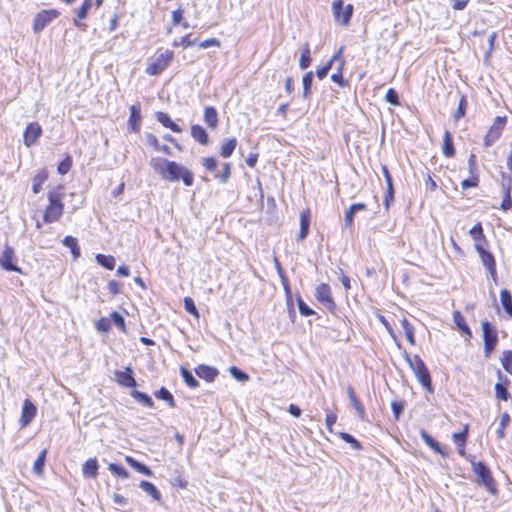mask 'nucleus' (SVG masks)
<instances>
[{"label": "nucleus", "instance_id": "4d7b16f0", "mask_svg": "<svg viewBox=\"0 0 512 512\" xmlns=\"http://www.w3.org/2000/svg\"><path fill=\"white\" fill-rule=\"evenodd\" d=\"M344 61L342 60L341 65L337 72L333 73L331 75V80L335 83H337L340 87H346L348 85V81L344 79L343 77V67H344Z\"/></svg>", "mask_w": 512, "mask_h": 512}, {"label": "nucleus", "instance_id": "f03ea898", "mask_svg": "<svg viewBox=\"0 0 512 512\" xmlns=\"http://www.w3.org/2000/svg\"><path fill=\"white\" fill-rule=\"evenodd\" d=\"M469 235L474 241V247L478 256L489 273L491 279L497 283L498 273L495 256L489 251V241L484 234V229L481 222H477L470 230Z\"/></svg>", "mask_w": 512, "mask_h": 512}, {"label": "nucleus", "instance_id": "de8ad7c7", "mask_svg": "<svg viewBox=\"0 0 512 512\" xmlns=\"http://www.w3.org/2000/svg\"><path fill=\"white\" fill-rule=\"evenodd\" d=\"M312 59H311V52H310V46L308 43H306L303 46L300 60H299V66L301 69H306L311 65Z\"/></svg>", "mask_w": 512, "mask_h": 512}, {"label": "nucleus", "instance_id": "9b49d317", "mask_svg": "<svg viewBox=\"0 0 512 512\" xmlns=\"http://www.w3.org/2000/svg\"><path fill=\"white\" fill-rule=\"evenodd\" d=\"M315 297L317 301L322 304L329 312H336L337 305L333 298L331 288L327 283H321L316 287Z\"/></svg>", "mask_w": 512, "mask_h": 512}, {"label": "nucleus", "instance_id": "052dcab7", "mask_svg": "<svg viewBox=\"0 0 512 512\" xmlns=\"http://www.w3.org/2000/svg\"><path fill=\"white\" fill-rule=\"evenodd\" d=\"M183 302L186 312H188L189 314L193 315L196 319H198L199 312L195 306L194 300L191 297L187 296L184 298Z\"/></svg>", "mask_w": 512, "mask_h": 512}, {"label": "nucleus", "instance_id": "9d476101", "mask_svg": "<svg viewBox=\"0 0 512 512\" xmlns=\"http://www.w3.org/2000/svg\"><path fill=\"white\" fill-rule=\"evenodd\" d=\"M60 16V11L57 9H44L39 11L34 19L32 28L34 33L38 34L44 30L53 20Z\"/></svg>", "mask_w": 512, "mask_h": 512}, {"label": "nucleus", "instance_id": "b1692460", "mask_svg": "<svg viewBox=\"0 0 512 512\" xmlns=\"http://www.w3.org/2000/svg\"><path fill=\"white\" fill-rule=\"evenodd\" d=\"M499 379L502 382H498L495 384V397L501 401H508L510 398V393L508 392L507 386L510 384V381L506 377H502L501 372H498Z\"/></svg>", "mask_w": 512, "mask_h": 512}, {"label": "nucleus", "instance_id": "ddd939ff", "mask_svg": "<svg viewBox=\"0 0 512 512\" xmlns=\"http://www.w3.org/2000/svg\"><path fill=\"white\" fill-rule=\"evenodd\" d=\"M144 142L146 147L154 153H162L165 156H173V151L170 146L167 144H163L160 142V139L157 135L151 132H146L144 134Z\"/></svg>", "mask_w": 512, "mask_h": 512}, {"label": "nucleus", "instance_id": "c9c22d12", "mask_svg": "<svg viewBox=\"0 0 512 512\" xmlns=\"http://www.w3.org/2000/svg\"><path fill=\"white\" fill-rule=\"evenodd\" d=\"M125 462L130 466L132 467L133 469H135L137 472L145 475V476H148V477H151L153 475V472L152 470L146 466L145 464L137 461L136 459H134L133 457L131 456H125Z\"/></svg>", "mask_w": 512, "mask_h": 512}, {"label": "nucleus", "instance_id": "0eeeda50", "mask_svg": "<svg viewBox=\"0 0 512 512\" xmlns=\"http://www.w3.org/2000/svg\"><path fill=\"white\" fill-rule=\"evenodd\" d=\"M508 123V117L506 115L496 116L492 124L487 129L483 136V147L489 148L493 146L502 136Z\"/></svg>", "mask_w": 512, "mask_h": 512}, {"label": "nucleus", "instance_id": "864d4df0", "mask_svg": "<svg viewBox=\"0 0 512 512\" xmlns=\"http://www.w3.org/2000/svg\"><path fill=\"white\" fill-rule=\"evenodd\" d=\"M500 361L504 370L512 375V350H504Z\"/></svg>", "mask_w": 512, "mask_h": 512}, {"label": "nucleus", "instance_id": "6e6d98bb", "mask_svg": "<svg viewBox=\"0 0 512 512\" xmlns=\"http://www.w3.org/2000/svg\"><path fill=\"white\" fill-rule=\"evenodd\" d=\"M108 469L113 475L119 478L126 479L129 477L128 471L120 464L110 463Z\"/></svg>", "mask_w": 512, "mask_h": 512}, {"label": "nucleus", "instance_id": "c85d7f7f", "mask_svg": "<svg viewBox=\"0 0 512 512\" xmlns=\"http://www.w3.org/2000/svg\"><path fill=\"white\" fill-rule=\"evenodd\" d=\"M421 438L434 452L440 454L442 457H448V453L441 446L439 442H437L432 436H430L426 431H421Z\"/></svg>", "mask_w": 512, "mask_h": 512}, {"label": "nucleus", "instance_id": "412c9836", "mask_svg": "<svg viewBox=\"0 0 512 512\" xmlns=\"http://www.w3.org/2000/svg\"><path fill=\"white\" fill-rule=\"evenodd\" d=\"M367 210V205L365 203L359 202L354 203L349 206V208L344 213V224L348 229H352L354 226V217L355 214L359 211Z\"/></svg>", "mask_w": 512, "mask_h": 512}, {"label": "nucleus", "instance_id": "f3484780", "mask_svg": "<svg viewBox=\"0 0 512 512\" xmlns=\"http://www.w3.org/2000/svg\"><path fill=\"white\" fill-rule=\"evenodd\" d=\"M115 380L121 387L135 388L137 386L133 369L130 366L125 367L124 370L115 371Z\"/></svg>", "mask_w": 512, "mask_h": 512}, {"label": "nucleus", "instance_id": "c03bdc74", "mask_svg": "<svg viewBox=\"0 0 512 512\" xmlns=\"http://www.w3.org/2000/svg\"><path fill=\"white\" fill-rule=\"evenodd\" d=\"M180 374L182 376L183 381L189 388H198L199 382L198 380L192 375V373L186 369L185 367L180 368Z\"/></svg>", "mask_w": 512, "mask_h": 512}, {"label": "nucleus", "instance_id": "37998d69", "mask_svg": "<svg viewBox=\"0 0 512 512\" xmlns=\"http://www.w3.org/2000/svg\"><path fill=\"white\" fill-rule=\"evenodd\" d=\"M469 178H466L461 181V188L463 190H467L470 188H477L480 184V174L479 172L469 173Z\"/></svg>", "mask_w": 512, "mask_h": 512}, {"label": "nucleus", "instance_id": "09e8293b", "mask_svg": "<svg viewBox=\"0 0 512 512\" xmlns=\"http://www.w3.org/2000/svg\"><path fill=\"white\" fill-rule=\"evenodd\" d=\"M407 402L404 399L394 400L391 402V409L395 421H398L404 412Z\"/></svg>", "mask_w": 512, "mask_h": 512}, {"label": "nucleus", "instance_id": "5701e85b", "mask_svg": "<svg viewBox=\"0 0 512 512\" xmlns=\"http://www.w3.org/2000/svg\"><path fill=\"white\" fill-rule=\"evenodd\" d=\"M196 375L204 381L211 383L219 374V371L212 366L200 364L195 368Z\"/></svg>", "mask_w": 512, "mask_h": 512}, {"label": "nucleus", "instance_id": "49530a36", "mask_svg": "<svg viewBox=\"0 0 512 512\" xmlns=\"http://www.w3.org/2000/svg\"><path fill=\"white\" fill-rule=\"evenodd\" d=\"M47 450L44 449L40 452L33 465V471L38 476L43 475L45 462H46Z\"/></svg>", "mask_w": 512, "mask_h": 512}, {"label": "nucleus", "instance_id": "1a4fd4ad", "mask_svg": "<svg viewBox=\"0 0 512 512\" xmlns=\"http://www.w3.org/2000/svg\"><path fill=\"white\" fill-rule=\"evenodd\" d=\"M354 7L352 4L344 5V0H334L332 2V13L336 23L347 27L353 16Z\"/></svg>", "mask_w": 512, "mask_h": 512}, {"label": "nucleus", "instance_id": "f704fd0d", "mask_svg": "<svg viewBox=\"0 0 512 512\" xmlns=\"http://www.w3.org/2000/svg\"><path fill=\"white\" fill-rule=\"evenodd\" d=\"M399 321L404 330V334H405L407 342L411 346H414L416 344V338H415V330H414L413 325L409 322V320L405 316H402V318Z\"/></svg>", "mask_w": 512, "mask_h": 512}, {"label": "nucleus", "instance_id": "20e7f679", "mask_svg": "<svg viewBox=\"0 0 512 512\" xmlns=\"http://www.w3.org/2000/svg\"><path fill=\"white\" fill-rule=\"evenodd\" d=\"M64 194L58 190H50L47 193L48 204L43 212V223L50 224L61 219L64 213Z\"/></svg>", "mask_w": 512, "mask_h": 512}, {"label": "nucleus", "instance_id": "e433bc0d", "mask_svg": "<svg viewBox=\"0 0 512 512\" xmlns=\"http://www.w3.org/2000/svg\"><path fill=\"white\" fill-rule=\"evenodd\" d=\"M237 144H238V142L235 137L225 139L220 146V151H219L220 155L223 158H229L233 154L235 148L237 147Z\"/></svg>", "mask_w": 512, "mask_h": 512}, {"label": "nucleus", "instance_id": "4c0bfd02", "mask_svg": "<svg viewBox=\"0 0 512 512\" xmlns=\"http://www.w3.org/2000/svg\"><path fill=\"white\" fill-rule=\"evenodd\" d=\"M511 417L508 412L502 413L500 417L499 426L496 430V436L499 440H502L506 436V429L510 425Z\"/></svg>", "mask_w": 512, "mask_h": 512}, {"label": "nucleus", "instance_id": "f8f14e48", "mask_svg": "<svg viewBox=\"0 0 512 512\" xmlns=\"http://www.w3.org/2000/svg\"><path fill=\"white\" fill-rule=\"evenodd\" d=\"M16 259L14 248L6 244L0 255V267L5 271L22 274V269L15 264Z\"/></svg>", "mask_w": 512, "mask_h": 512}, {"label": "nucleus", "instance_id": "0e129e2a", "mask_svg": "<svg viewBox=\"0 0 512 512\" xmlns=\"http://www.w3.org/2000/svg\"><path fill=\"white\" fill-rule=\"evenodd\" d=\"M231 176V164L229 162L223 164V169L220 174H215V178L221 183H227Z\"/></svg>", "mask_w": 512, "mask_h": 512}, {"label": "nucleus", "instance_id": "2eb2a0df", "mask_svg": "<svg viewBox=\"0 0 512 512\" xmlns=\"http://www.w3.org/2000/svg\"><path fill=\"white\" fill-rule=\"evenodd\" d=\"M500 186L503 192V199L500 204V209L504 212H507L512 209V176L506 173H502Z\"/></svg>", "mask_w": 512, "mask_h": 512}, {"label": "nucleus", "instance_id": "6e6552de", "mask_svg": "<svg viewBox=\"0 0 512 512\" xmlns=\"http://www.w3.org/2000/svg\"><path fill=\"white\" fill-rule=\"evenodd\" d=\"M482 337L484 343V355L489 358L498 344L496 328L488 321H482Z\"/></svg>", "mask_w": 512, "mask_h": 512}, {"label": "nucleus", "instance_id": "cd10ccee", "mask_svg": "<svg viewBox=\"0 0 512 512\" xmlns=\"http://www.w3.org/2000/svg\"><path fill=\"white\" fill-rule=\"evenodd\" d=\"M99 464L95 457L87 459L82 465V474L85 478L96 479Z\"/></svg>", "mask_w": 512, "mask_h": 512}, {"label": "nucleus", "instance_id": "a18cd8bd", "mask_svg": "<svg viewBox=\"0 0 512 512\" xmlns=\"http://www.w3.org/2000/svg\"><path fill=\"white\" fill-rule=\"evenodd\" d=\"M96 261L102 267L113 270L115 268V258L112 255L97 254Z\"/></svg>", "mask_w": 512, "mask_h": 512}, {"label": "nucleus", "instance_id": "2f4dec72", "mask_svg": "<svg viewBox=\"0 0 512 512\" xmlns=\"http://www.w3.org/2000/svg\"><path fill=\"white\" fill-rule=\"evenodd\" d=\"M48 171L46 168H43L37 172V174L33 177L32 180V192L34 194H38L42 191L44 183L48 179Z\"/></svg>", "mask_w": 512, "mask_h": 512}, {"label": "nucleus", "instance_id": "3c124183", "mask_svg": "<svg viewBox=\"0 0 512 512\" xmlns=\"http://www.w3.org/2000/svg\"><path fill=\"white\" fill-rule=\"evenodd\" d=\"M63 244L70 248L71 250V253L73 254V256L75 258L79 257L80 256V248H79V245H78V242H77V239L73 236H66L64 239H63Z\"/></svg>", "mask_w": 512, "mask_h": 512}, {"label": "nucleus", "instance_id": "473e14b6", "mask_svg": "<svg viewBox=\"0 0 512 512\" xmlns=\"http://www.w3.org/2000/svg\"><path fill=\"white\" fill-rule=\"evenodd\" d=\"M453 321L458 328V330L464 334L467 338L472 337V332L469 326L466 323L465 317L458 310L453 312Z\"/></svg>", "mask_w": 512, "mask_h": 512}, {"label": "nucleus", "instance_id": "680f3d73", "mask_svg": "<svg viewBox=\"0 0 512 512\" xmlns=\"http://www.w3.org/2000/svg\"><path fill=\"white\" fill-rule=\"evenodd\" d=\"M340 438L345 441L346 443H349L354 449L361 450L362 445L361 443L351 434L346 432L339 433Z\"/></svg>", "mask_w": 512, "mask_h": 512}, {"label": "nucleus", "instance_id": "a19ab883", "mask_svg": "<svg viewBox=\"0 0 512 512\" xmlns=\"http://www.w3.org/2000/svg\"><path fill=\"white\" fill-rule=\"evenodd\" d=\"M468 108V101L466 95H461L458 107L453 115V119L455 122H458L460 119L464 118Z\"/></svg>", "mask_w": 512, "mask_h": 512}, {"label": "nucleus", "instance_id": "774afa93", "mask_svg": "<svg viewBox=\"0 0 512 512\" xmlns=\"http://www.w3.org/2000/svg\"><path fill=\"white\" fill-rule=\"evenodd\" d=\"M385 100L391 105L398 106L400 105L399 96L395 89L389 88L385 95Z\"/></svg>", "mask_w": 512, "mask_h": 512}, {"label": "nucleus", "instance_id": "4be33fe9", "mask_svg": "<svg viewBox=\"0 0 512 512\" xmlns=\"http://www.w3.org/2000/svg\"><path fill=\"white\" fill-rule=\"evenodd\" d=\"M311 222V211L309 208L304 209L300 213V229L297 236L298 241H303L309 234Z\"/></svg>", "mask_w": 512, "mask_h": 512}, {"label": "nucleus", "instance_id": "79ce46f5", "mask_svg": "<svg viewBox=\"0 0 512 512\" xmlns=\"http://www.w3.org/2000/svg\"><path fill=\"white\" fill-rule=\"evenodd\" d=\"M131 396L136 401H138L139 403L144 405L145 407H148V408H153L154 407L153 400L151 399V397L148 394H146L144 392H141V391H138V390H132L131 391Z\"/></svg>", "mask_w": 512, "mask_h": 512}, {"label": "nucleus", "instance_id": "bf43d9fd", "mask_svg": "<svg viewBox=\"0 0 512 512\" xmlns=\"http://www.w3.org/2000/svg\"><path fill=\"white\" fill-rule=\"evenodd\" d=\"M497 39V33L496 32H492L490 35H489V38H488V49L485 53V56H484V60L486 63H488L491 59V56L494 52V48H495V41Z\"/></svg>", "mask_w": 512, "mask_h": 512}, {"label": "nucleus", "instance_id": "4468645a", "mask_svg": "<svg viewBox=\"0 0 512 512\" xmlns=\"http://www.w3.org/2000/svg\"><path fill=\"white\" fill-rule=\"evenodd\" d=\"M43 134L42 126L36 122H30L26 125L23 131V143L26 147L30 148L35 146Z\"/></svg>", "mask_w": 512, "mask_h": 512}, {"label": "nucleus", "instance_id": "13d9d810", "mask_svg": "<svg viewBox=\"0 0 512 512\" xmlns=\"http://www.w3.org/2000/svg\"><path fill=\"white\" fill-rule=\"evenodd\" d=\"M378 320L384 325V327L386 328V330L388 331V333L390 334V336L392 337L394 342L398 346H400L399 338H398L397 334L395 333L390 321L383 315H378Z\"/></svg>", "mask_w": 512, "mask_h": 512}, {"label": "nucleus", "instance_id": "e2e57ef3", "mask_svg": "<svg viewBox=\"0 0 512 512\" xmlns=\"http://www.w3.org/2000/svg\"><path fill=\"white\" fill-rule=\"evenodd\" d=\"M201 164L208 172H214L217 168L218 160L214 156L204 157L201 160Z\"/></svg>", "mask_w": 512, "mask_h": 512}, {"label": "nucleus", "instance_id": "dca6fc26", "mask_svg": "<svg viewBox=\"0 0 512 512\" xmlns=\"http://www.w3.org/2000/svg\"><path fill=\"white\" fill-rule=\"evenodd\" d=\"M37 414L36 405L30 400L25 399L22 405L19 424L21 428H25L31 424Z\"/></svg>", "mask_w": 512, "mask_h": 512}, {"label": "nucleus", "instance_id": "f257e3e1", "mask_svg": "<svg viewBox=\"0 0 512 512\" xmlns=\"http://www.w3.org/2000/svg\"><path fill=\"white\" fill-rule=\"evenodd\" d=\"M149 165L165 181L177 182L181 180L187 187L194 183L193 172L176 161L155 156L151 157Z\"/></svg>", "mask_w": 512, "mask_h": 512}, {"label": "nucleus", "instance_id": "8fccbe9b", "mask_svg": "<svg viewBox=\"0 0 512 512\" xmlns=\"http://www.w3.org/2000/svg\"><path fill=\"white\" fill-rule=\"evenodd\" d=\"M73 165V159L69 154H66L65 157L58 163L57 172L61 175L67 174Z\"/></svg>", "mask_w": 512, "mask_h": 512}, {"label": "nucleus", "instance_id": "c756f323", "mask_svg": "<svg viewBox=\"0 0 512 512\" xmlns=\"http://www.w3.org/2000/svg\"><path fill=\"white\" fill-rule=\"evenodd\" d=\"M91 6L92 0H84L79 9L77 10V16L74 19V24L82 30L86 29V24L81 23V21L87 17V14Z\"/></svg>", "mask_w": 512, "mask_h": 512}, {"label": "nucleus", "instance_id": "338daca9", "mask_svg": "<svg viewBox=\"0 0 512 512\" xmlns=\"http://www.w3.org/2000/svg\"><path fill=\"white\" fill-rule=\"evenodd\" d=\"M95 326L98 331L108 333L111 330V320L108 317H101Z\"/></svg>", "mask_w": 512, "mask_h": 512}, {"label": "nucleus", "instance_id": "423d86ee", "mask_svg": "<svg viewBox=\"0 0 512 512\" xmlns=\"http://www.w3.org/2000/svg\"><path fill=\"white\" fill-rule=\"evenodd\" d=\"M406 360L422 387L428 392H433L430 372L421 357L419 355H414L413 357L407 356Z\"/></svg>", "mask_w": 512, "mask_h": 512}, {"label": "nucleus", "instance_id": "393cba45", "mask_svg": "<svg viewBox=\"0 0 512 512\" xmlns=\"http://www.w3.org/2000/svg\"><path fill=\"white\" fill-rule=\"evenodd\" d=\"M203 119L207 127L211 130H215L219 124V116L214 106H206L204 108Z\"/></svg>", "mask_w": 512, "mask_h": 512}, {"label": "nucleus", "instance_id": "603ef678", "mask_svg": "<svg viewBox=\"0 0 512 512\" xmlns=\"http://www.w3.org/2000/svg\"><path fill=\"white\" fill-rule=\"evenodd\" d=\"M313 82V72L309 71L303 75L302 84H303V97L308 98L311 94V87Z\"/></svg>", "mask_w": 512, "mask_h": 512}, {"label": "nucleus", "instance_id": "6ab92c4d", "mask_svg": "<svg viewBox=\"0 0 512 512\" xmlns=\"http://www.w3.org/2000/svg\"><path fill=\"white\" fill-rule=\"evenodd\" d=\"M129 129L131 132L137 134L141 130L142 125V115H141V107L140 104L132 105L130 107V115L127 121Z\"/></svg>", "mask_w": 512, "mask_h": 512}, {"label": "nucleus", "instance_id": "a878e982", "mask_svg": "<svg viewBox=\"0 0 512 512\" xmlns=\"http://www.w3.org/2000/svg\"><path fill=\"white\" fill-rule=\"evenodd\" d=\"M155 117H156L157 121L163 127L168 128L172 132H175V133H181L182 132V128L171 119V117L169 116L168 113L163 112V111H158V112L155 113Z\"/></svg>", "mask_w": 512, "mask_h": 512}, {"label": "nucleus", "instance_id": "7c9ffc66", "mask_svg": "<svg viewBox=\"0 0 512 512\" xmlns=\"http://www.w3.org/2000/svg\"><path fill=\"white\" fill-rule=\"evenodd\" d=\"M192 138L199 144L206 146L209 143V136L206 130L199 124H194L190 128Z\"/></svg>", "mask_w": 512, "mask_h": 512}, {"label": "nucleus", "instance_id": "7ed1b4c3", "mask_svg": "<svg viewBox=\"0 0 512 512\" xmlns=\"http://www.w3.org/2000/svg\"><path fill=\"white\" fill-rule=\"evenodd\" d=\"M468 460L476 477V483L483 486L491 495H497L499 492L498 484L490 467L483 461H476L474 456L468 457Z\"/></svg>", "mask_w": 512, "mask_h": 512}, {"label": "nucleus", "instance_id": "5fc2aeb1", "mask_svg": "<svg viewBox=\"0 0 512 512\" xmlns=\"http://www.w3.org/2000/svg\"><path fill=\"white\" fill-rule=\"evenodd\" d=\"M110 320L111 322L113 321L114 324L116 325V327L124 334L127 333V328H126V324H125V320H124V317L116 312V311H113L111 314H110Z\"/></svg>", "mask_w": 512, "mask_h": 512}, {"label": "nucleus", "instance_id": "58836bf2", "mask_svg": "<svg viewBox=\"0 0 512 512\" xmlns=\"http://www.w3.org/2000/svg\"><path fill=\"white\" fill-rule=\"evenodd\" d=\"M154 396L158 399L165 401L170 408L176 407L175 399L172 393L167 388L161 387L158 391L154 393Z\"/></svg>", "mask_w": 512, "mask_h": 512}, {"label": "nucleus", "instance_id": "39448f33", "mask_svg": "<svg viewBox=\"0 0 512 512\" xmlns=\"http://www.w3.org/2000/svg\"><path fill=\"white\" fill-rule=\"evenodd\" d=\"M174 59V51L158 49L155 56L147 64L145 72L149 76H158L165 71Z\"/></svg>", "mask_w": 512, "mask_h": 512}, {"label": "nucleus", "instance_id": "a211bd4d", "mask_svg": "<svg viewBox=\"0 0 512 512\" xmlns=\"http://www.w3.org/2000/svg\"><path fill=\"white\" fill-rule=\"evenodd\" d=\"M470 425L466 423L460 432L453 433L452 440L457 447L458 454L466 456V444L469 437Z\"/></svg>", "mask_w": 512, "mask_h": 512}, {"label": "nucleus", "instance_id": "69168bd1", "mask_svg": "<svg viewBox=\"0 0 512 512\" xmlns=\"http://www.w3.org/2000/svg\"><path fill=\"white\" fill-rule=\"evenodd\" d=\"M184 9L182 7H178L173 10L171 13V24L172 26H178L184 20Z\"/></svg>", "mask_w": 512, "mask_h": 512}, {"label": "nucleus", "instance_id": "ea45409f", "mask_svg": "<svg viewBox=\"0 0 512 512\" xmlns=\"http://www.w3.org/2000/svg\"><path fill=\"white\" fill-rule=\"evenodd\" d=\"M139 486L143 491H145L148 495H150L154 500H156V501L161 500V493L153 483L143 480L140 482Z\"/></svg>", "mask_w": 512, "mask_h": 512}, {"label": "nucleus", "instance_id": "72a5a7b5", "mask_svg": "<svg viewBox=\"0 0 512 512\" xmlns=\"http://www.w3.org/2000/svg\"><path fill=\"white\" fill-rule=\"evenodd\" d=\"M500 302L505 311L506 317L512 319V294L507 289L500 291Z\"/></svg>", "mask_w": 512, "mask_h": 512}, {"label": "nucleus", "instance_id": "bb28decb", "mask_svg": "<svg viewBox=\"0 0 512 512\" xmlns=\"http://www.w3.org/2000/svg\"><path fill=\"white\" fill-rule=\"evenodd\" d=\"M347 394H348V398L350 400L351 405L353 406V408L356 410V412L358 414V417L361 420H364L366 417L365 407L362 404V402L359 400V398L357 397L356 392L352 386H349L347 388Z\"/></svg>", "mask_w": 512, "mask_h": 512}, {"label": "nucleus", "instance_id": "aec40b11", "mask_svg": "<svg viewBox=\"0 0 512 512\" xmlns=\"http://www.w3.org/2000/svg\"><path fill=\"white\" fill-rule=\"evenodd\" d=\"M441 149L443 156L447 159H452L456 156L453 135L449 130H445L443 133Z\"/></svg>", "mask_w": 512, "mask_h": 512}]
</instances>
